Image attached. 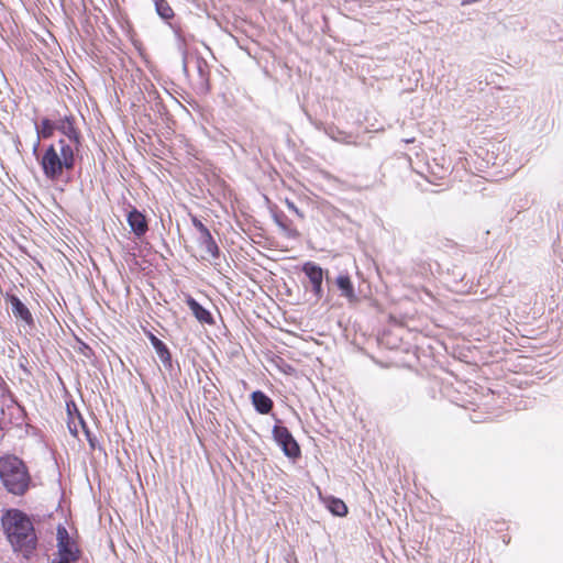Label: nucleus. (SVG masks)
Listing matches in <instances>:
<instances>
[{"label":"nucleus","instance_id":"nucleus-1","mask_svg":"<svg viewBox=\"0 0 563 563\" xmlns=\"http://www.w3.org/2000/svg\"><path fill=\"white\" fill-rule=\"evenodd\" d=\"M2 525L14 551L29 556L36 548L37 538L31 519L21 510L11 509L2 518Z\"/></svg>","mask_w":563,"mask_h":563},{"label":"nucleus","instance_id":"nucleus-2","mask_svg":"<svg viewBox=\"0 0 563 563\" xmlns=\"http://www.w3.org/2000/svg\"><path fill=\"white\" fill-rule=\"evenodd\" d=\"M66 139H59L56 144H51L38 159L44 176L49 180H57L64 170H71L75 167L76 153Z\"/></svg>","mask_w":563,"mask_h":563},{"label":"nucleus","instance_id":"nucleus-3","mask_svg":"<svg viewBox=\"0 0 563 563\" xmlns=\"http://www.w3.org/2000/svg\"><path fill=\"white\" fill-rule=\"evenodd\" d=\"M0 479L9 493L18 496L25 494L31 483L27 467L15 455L0 457Z\"/></svg>","mask_w":563,"mask_h":563},{"label":"nucleus","instance_id":"nucleus-4","mask_svg":"<svg viewBox=\"0 0 563 563\" xmlns=\"http://www.w3.org/2000/svg\"><path fill=\"white\" fill-rule=\"evenodd\" d=\"M277 422L280 421L277 420ZM272 433L274 441L277 443V445L282 449V451L287 457L291 460L300 457V446L296 439L292 437L291 432L288 430V428L282 426L280 423H276L273 427Z\"/></svg>","mask_w":563,"mask_h":563},{"label":"nucleus","instance_id":"nucleus-5","mask_svg":"<svg viewBox=\"0 0 563 563\" xmlns=\"http://www.w3.org/2000/svg\"><path fill=\"white\" fill-rule=\"evenodd\" d=\"M56 539L59 559L76 563L80 558V550L62 525L57 527Z\"/></svg>","mask_w":563,"mask_h":563},{"label":"nucleus","instance_id":"nucleus-6","mask_svg":"<svg viewBox=\"0 0 563 563\" xmlns=\"http://www.w3.org/2000/svg\"><path fill=\"white\" fill-rule=\"evenodd\" d=\"M56 131H58L63 137L66 139V143L78 152L81 146V134L80 131L75 126V118L73 115H65L56 120Z\"/></svg>","mask_w":563,"mask_h":563},{"label":"nucleus","instance_id":"nucleus-7","mask_svg":"<svg viewBox=\"0 0 563 563\" xmlns=\"http://www.w3.org/2000/svg\"><path fill=\"white\" fill-rule=\"evenodd\" d=\"M191 223L199 233L197 239L199 246L212 258H218L220 255V249L211 235L210 230L196 216H191Z\"/></svg>","mask_w":563,"mask_h":563},{"label":"nucleus","instance_id":"nucleus-8","mask_svg":"<svg viewBox=\"0 0 563 563\" xmlns=\"http://www.w3.org/2000/svg\"><path fill=\"white\" fill-rule=\"evenodd\" d=\"M302 272L308 277L316 298L321 299L323 297V269L313 262H307L302 266Z\"/></svg>","mask_w":563,"mask_h":563},{"label":"nucleus","instance_id":"nucleus-9","mask_svg":"<svg viewBox=\"0 0 563 563\" xmlns=\"http://www.w3.org/2000/svg\"><path fill=\"white\" fill-rule=\"evenodd\" d=\"M36 141L33 144L32 152L35 156L38 154L40 143L42 139H49L56 131V121L43 118L40 123L35 122Z\"/></svg>","mask_w":563,"mask_h":563},{"label":"nucleus","instance_id":"nucleus-10","mask_svg":"<svg viewBox=\"0 0 563 563\" xmlns=\"http://www.w3.org/2000/svg\"><path fill=\"white\" fill-rule=\"evenodd\" d=\"M126 221L131 228L133 234L137 238H142L148 230V224L145 216L137 210L136 208H132L126 217Z\"/></svg>","mask_w":563,"mask_h":563},{"label":"nucleus","instance_id":"nucleus-11","mask_svg":"<svg viewBox=\"0 0 563 563\" xmlns=\"http://www.w3.org/2000/svg\"><path fill=\"white\" fill-rule=\"evenodd\" d=\"M7 301L11 305V311L13 316L18 319H21L25 323L32 325L34 323V319L32 317L29 308L21 301V299L12 294H8L5 297Z\"/></svg>","mask_w":563,"mask_h":563},{"label":"nucleus","instance_id":"nucleus-12","mask_svg":"<svg viewBox=\"0 0 563 563\" xmlns=\"http://www.w3.org/2000/svg\"><path fill=\"white\" fill-rule=\"evenodd\" d=\"M185 301H186L188 308L190 309V311L192 312V314L195 316V318L200 323H206L209 325L214 324V319H213L211 312L208 309H206L205 307H202L194 297H191L190 295H187Z\"/></svg>","mask_w":563,"mask_h":563},{"label":"nucleus","instance_id":"nucleus-13","mask_svg":"<svg viewBox=\"0 0 563 563\" xmlns=\"http://www.w3.org/2000/svg\"><path fill=\"white\" fill-rule=\"evenodd\" d=\"M251 400L255 410L261 415L269 413L274 406L273 400L262 390L253 391L251 394Z\"/></svg>","mask_w":563,"mask_h":563},{"label":"nucleus","instance_id":"nucleus-14","mask_svg":"<svg viewBox=\"0 0 563 563\" xmlns=\"http://www.w3.org/2000/svg\"><path fill=\"white\" fill-rule=\"evenodd\" d=\"M335 284L338 288L341 290V295L351 299L355 297L354 287L351 282V278L347 274H341L336 277Z\"/></svg>","mask_w":563,"mask_h":563},{"label":"nucleus","instance_id":"nucleus-15","mask_svg":"<svg viewBox=\"0 0 563 563\" xmlns=\"http://www.w3.org/2000/svg\"><path fill=\"white\" fill-rule=\"evenodd\" d=\"M154 350H155L158 358L163 363L164 367L167 369H172L173 368V360H172L170 351L167 347V345L163 341H161L159 343H156V345L154 346Z\"/></svg>","mask_w":563,"mask_h":563},{"label":"nucleus","instance_id":"nucleus-16","mask_svg":"<svg viewBox=\"0 0 563 563\" xmlns=\"http://www.w3.org/2000/svg\"><path fill=\"white\" fill-rule=\"evenodd\" d=\"M327 508L334 516L343 517L347 514V507L345 503L335 497H331L328 499Z\"/></svg>","mask_w":563,"mask_h":563},{"label":"nucleus","instance_id":"nucleus-17","mask_svg":"<svg viewBox=\"0 0 563 563\" xmlns=\"http://www.w3.org/2000/svg\"><path fill=\"white\" fill-rule=\"evenodd\" d=\"M156 13L165 21L174 18V10L167 0H154Z\"/></svg>","mask_w":563,"mask_h":563},{"label":"nucleus","instance_id":"nucleus-18","mask_svg":"<svg viewBox=\"0 0 563 563\" xmlns=\"http://www.w3.org/2000/svg\"><path fill=\"white\" fill-rule=\"evenodd\" d=\"M74 410L76 411L77 413V420H78V423L79 426L81 427L85 435H86V439L89 443V446L95 450L97 448V438L96 435L89 430L86 421L84 420L82 416L78 412L76 406L74 405Z\"/></svg>","mask_w":563,"mask_h":563},{"label":"nucleus","instance_id":"nucleus-19","mask_svg":"<svg viewBox=\"0 0 563 563\" xmlns=\"http://www.w3.org/2000/svg\"><path fill=\"white\" fill-rule=\"evenodd\" d=\"M175 34H176V37H177V45H178V49L180 51L181 53V57H183V69L185 73H187V49H186V42H185V38L181 36L180 32L178 30H175Z\"/></svg>","mask_w":563,"mask_h":563},{"label":"nucleus","instance_id":"nucleus-20","mask_svg":"<svg viewBox=\"0 0 563 563\" xmlns=\"http://www.w3.org/2000/svg\"><path fill=\"white\" fill-rule=\"evenodd\" d=\"M324 133L334 141L345 142L346 135L343 131L339 130L333 125H328L323 128Z\"/></svg>","mask_w":563,"mask_h":563},{"label":"nucleus","instance_id":"nucleus-21","mask_svg":"<svg viewBox=\"0 0 563 563\" xmlns=\"http://www.w3.org/2000/svg\"><path fill=\"white\" fill-rule=\"evenodd\" d=\"M67 410H68V415H69V421H68V429H69V432L74 435V437H77L78 435V424L75 419L73 418V413H71V410H70V407L69 405L67 406Z\"/></svg>","mask_w":563,"mask_h":563},{"label":"nucleus","instance_id":"nucleus-22","mask_svg":"<svg viewBox=\"0 0 563 563\" xmlns=\"http://www.w3.org/2000/svg\"><path fill=\"white\" fill-rule=\"evenodd\" d=\"M277 223L288 238L295 239V238L299 236V232L296 229L289 228L287 224H285L284 222L279 221V220H277Z\"/></svg>","mask_w":563,"mask_h":563},{"label":"nucleus","instance_id":"nucleus-23","mask_svg":"<svg viewBox=\"0 0 563 563\" xmlns=\"http://www.w3.org/2000/svg\"><path fill=\"white\" fill-rule=\"evenodd\" d=\"M197 64H198V66H197L198 67V73H199L200 77L202 79H205V77H206L205 67L207 65H206V63L203 60H200V59L197 60Z\"/></svg>","mask_w":563,"mask_h":563},{"label":"nucleus","instance_id":"nucleus-24","mask_svg":"<svg viewBox=\"0 0 563 563\" xmlns=\"http://www.w3.org/2000/svg\"><path fill=\"white\" fill-rule=\"evenodd\" d=\"M287 207L289 210L294 211L299 217H302V213L299 211V209L296 207V205L289 200H287Z\"/></svg>","mask_w":563,"mask_h":563},{"label":"nucleus","instance_id":"nucleus-25","mask_svg":"<svg viewBox=\"0 0 563 563\" xmlns=\"http://www.w3.org/2000/svg\"><path fill=\"white\" fill-rule=\"evenodd\" d=\"M148 340L153 347L156 345V343H159L162 340H159L157 336H155L153 333L148 332Z\"/></svg>","mask_w":563,"mask_h":563},{"label":"nucleus","instance_id":"nucleus-26","mask_svg":"<svg viewBox=\"0 0 563 563\" xmlns=\"http://www.w3.org/2000/svg\"><path fill=\"white\" fill-rule=\"evenodd\" d=\"M148 340L153 347L156 345V343H159L162 340H159L157 336H155L153 333L148 332Z\"/></svg>","mask_w":563,"mask_h":563},{"label":"nucleus","instance_id":"nucleus-27","mask_svg":"<svg viewBox=\"0 0 563 563\" xmlns=\"http://www.w3.org/2000/svg\"><path fill=\"white\" fill-rule=\"evenodd\" d=\"M148 340L153 347L156 345V343H159L162 340H159L157 336H155L153 333L148 332Z\"/></svg>","mask_w":563,"mask_h":563},{"label":"nucleus","instance_id":"nucleus-28","mask_svg":"<svg viewBox=\"0 0 563 563\" xmlns=\"http://www.w3.org/2000/svg\"><path fill=\"white\" fill-rule=\"evenodd\" d=\"M52 563H74V562H70V561H67V560L58 559L57 561H56V560H54Z\"/></svg>","mask_w":563,"mask_h":563},{"label":"nucleus","instance_id":"nucleus-29","mask_svg":"<svg viewBox=\"0 0 563 563\" xmlns=\"http://www.w3.org/2000/svg\"><path fill=\"white\" fill-rule=\"evenodd\" d=\"M86 350H87V351H91V350H90V347H89L88 345L84 344L82 353H84L85 355H88V354L85 352Z\"/></svg>","mask_w":563,"mask_h":563}]
</instances>
